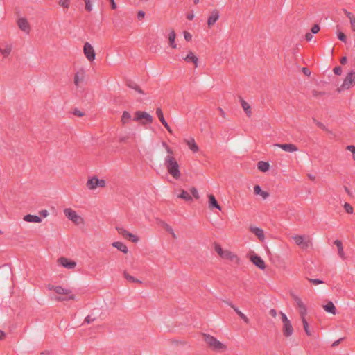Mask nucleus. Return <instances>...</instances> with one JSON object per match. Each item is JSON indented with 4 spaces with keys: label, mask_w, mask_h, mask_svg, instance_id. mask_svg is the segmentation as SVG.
Returning <instances> with one entry per match:
<instances>
[{
    "label": "nucleus",
    "mask_w": 355,
    "mask_h": 355,
    "mask_svg": "<svg viewBox=\"0 0 355 355\" xmlns=\"http://www.w3.org/2000/svg\"><path fill=\"white\" fill-rule=\"evenodd\" d=\"M145 17V12L142 10H139L138 12H137V19L139 20H141L144 18Z\"/></svg>",
    "instance_id": "obj_56"
},
{
    "label": "nucleus",
    "mask_w": 355,
    "mask_h": 355,
    "mask_svg": "<svg viewBox=\"0 0 355 355\" xmlns=\"http://www.w3.org/2000/svg\"><path fill=\"white\" fill-rule=\"evenodd\" d=\"M293 333V329L291 322L284 324L283 334L286 337L291 336Z\"/></svg>",
    "instance_id": "obj_22"
},
{
    "label": "nucleus",
    "mask_w": 355,
    "mask_h": 355,
    "mask_svg": "<svg viewBox=\"0 0 355 355\" xmlns=\"http://www.w3.org/2000/svg\"><path fill=\"white\" fill-rule=\"evenodd\" d=\"M65 216L73 223L79 224L83 221V218L77 214V213L71 208H66L64 209Z\"/></svg>",
    "instance_id": "obj_6"
},
{
    "label": "nucleus",
    "mask_w": 355,
    "mask_h": 355,
    "mask_svg": "<svg viewBox=\"0 0 355 355\" xmlns=\"http://www.w3.org/2000/svg\"><path fill=\"white\" fill-rule=\"evenodd\" d=\"M86 73L83 69H79L74 76V84L77 87H80L81 84L84 83L85 79Z\"/></svg>",
    "instance_id": "obj_9"
},
{
    "label": "nucleus",
    "mask_w": 355,
    "mask_h": 355,
    "mask_svg": "<svg viewBox=\"0 0 355 355\" xmlns=\"http://www.w3.org/2000/svg\"><path fill=\"white\" fill-rule=\"evenodd\" d=\"M204 338L205 343L209 345L210 348L216 351H223L225 349L226 347L218 340L216 338L208 334H204Z\"/></svg>",
    "instance_id": "obj_3"
},
{
    "label": "nucleus",
    "mask_w": 355,
    "mask_h": 355,
    "mask_svg": "<svg viewBox=\"0 0 355 355\" xmlns=\"http://www.w3.org/2000/svg\"><path fill=\"white\" fill-rule=\"evenodd\" d=\"M127 239L131 241L133 243H137L139 241V237L132 233H130V234H128V237H127Z\"/></svg>",
    "instance_id": "obj_40"
},
{
    "label": "nucleus",
    "mask_w": 355,
    "mask_h": 355,
    "mask_svg": "<svg viewBox=\"0 0 355 355\" xmlns=\"http://www.w3.org/2000/svg\"><path fill=\"white\" fill-rule=\"evenodd\" d=\"M355 85V71L352 70L346 76L343 84L338 89L339 92L347 90L352 87Z\"/></svg>",
    "instance_id": "obj_4"
},
{
    "label": "nucleus",
    "mask_w": 355,
    "mask_h": 355,
    "mask_svg": "<svg viewBox=\"0 0 355 355\" xmlns=\"http://www.w3.org/2000/svg\"><path fill=\"white\" fill-rule=\"evenodd\" d=\"M178 197L185 200L186 201L192 200V197L191 196V195L185 191H182V193L178 196Z\"/></svg>",
    "instance_id": "obj_39"
},
{
    "label": "nucleus",
    "mask_w": 355,
    "mask_h": 355,
    "mask_svg": "<svg viewBox=\"0 0 355 355\" xmlns=\"http://www.w3.org/2000/svg\"><path fill=\"white\" fill-rule=\"evenodd\" d=\"M254 192L256 195H260L263 199H266L269 196L268 193L262 191L259 185H255L254 187Z\"/></svg>",
    "instance_id": "obj_27"
},
{
    "label": "nucleus",
    "mask_w": 355,
    "mask_h": 355,
    "mask_svg": "<svg viewBox=\"0 0 355 355\" xmlns=\"http://www.w3.org/2000/svg\"><path fill=\"white\" fill-rule=\"evenodd\" d=\"M293 299H294L297 306L300 309V314L301 317L305 316L306 314V305L304 304L302 300L298 296L293 295Z\"/></svg>",
    "instance_id": "obj_11"
},
{
    "label": "nucleus",
    "mask_w": 355,
    "mask_h": 355,
    "mask_svg": "<svg viewBox=\"0 0 355 355\" xmlns=\"http://www.w3.org/2000/svg\"><path fill=\"white\" fill-rule=\"evenodd\" d=\"M184 59L188 62H193L196 67H198V58L193 53L190 52Z\"/></svg>",
    "instance_id": "obj_29"
},
{
    "label": "nucleus",
    "mask_w": 355,
    "mask_h": 355,
    "mask_svg": "<svg viewBox=\"0 0 355 355\" xmlns=\"http://www.w3.org/2000/svg\"><path fill=\"white\" fill-rule=\"evenodd\" d=\"M270 165L268 162L263 161H259L257 163V168L262 172H266L269 170Z\"/></svg>",
    "instance_id": "obj_31"
},
{
    "label": "nucleus",
    "mask_w": 355,
    "mask_h": 355,
    "mask_svg": "<svg viewBox=\"0 0 355 355\" xmlns=\"http://www.w3.org/2000/svg\"><path fill=\"white\" fill-rule=\"evenodd\" d=\"M130 119H131L130 114L127 111H124L122 114V118H121L122 123L124 124L127 123Z\"/></svg>",
    "instance_id": "obj_38"
},
{
    "label": "nucleus",
    "mask_w": 355,
    "mask_h": 355,
    "mask_svg": "<svg viewBox=\"0 0 355 355\" xmlns=\"http://www.w3.org/2000/svg\"><path fill=\"white\" fill-rule=\"evenodd\" d=\"M220 13L219 11L216 9H214L211 11L210 16L207 19V24L209 26H213L219 19Z\"/></svg>",
    "instance_id": "obj_13"
},
{
    "label": "nucleus",
    "mask_w": 355,
    "mask_h": 355,
    "mask_svg": "<svg viewBox=\"0 0 355 355\" xmlns=\"http://www.w3.org/2000/svg\"><path fill=\"white\" fill-rule=\"evenodd\" d=\"M96 320L94 317H92V315H87L85 319V322L87 324H90L91 322H94Z\"/></svg>",
    "instance_id": "obj_53"
},
{
    "label": "nucleus",
    "mask_w": 355,
    "mask_h": 355,
    "mask_svg": "<svg viewBox=\"0 0 355 355\" xmlns=\"http://www.w3.org/2000/svg\"><path fill=\"white\" fill-rule=\"evenodd\" d=\"M85 3V9L88 12H91L92 10V4L91 3V0H84Z\"/></svg>",
    "instance_id": "obj_43"
},
{
    "label": "nucleus",
    "mask_w": 355,
    "mask_h": 355,
    "mask_svg": "<svg viewBox=\"0 0 355 355\" xmlns=\"http://www.w3.org/2000/svg\"><path fill=\"white\" fill-rule=\"evenodd\" d=\"M128 86L130 88L133 89L134 90H135L138 93H139L141 94H144V92L140 89V87L136 83H135L133 82H129L128 83Z\"/></svg>",
    "instance_id": "obj_36"
},
{
    "label": "nucleus",
    "mask_w": 355,
    "mask_h": 355,
    "mask_svg": "<svg viewBox=\"0 0 355 355\" xmlns=\"http://www.w3.org/2000/svg\"><path fill=\"white\" fill-rule=\"evenodd\" d=\"M324 310L329 313L335 315L336 313V309L332 302H329L324 306Z\"/></svg>",
    "instance_id": "obj_28"
},
{
    "label": "nucleus",
    "mask_w": 355,
    "mask_h": 355,
    "mask_svg": "<svg viewBox=\"0 0 355 355\" xmlns=\"http://www.w3.org/2000/svg\"><path fill=\"white\" fill-rule=\"evenodd\" d=\"M301 318H302V324H303V327H304V329L306 335L311 336V331L309 330V323H308L307 320H306L305 316H303Z\"/></svg>",
    "instance_id": "obj_35"
},
{
    "label": "nucleus",
    "mask_w": 355,
    "mask_h": 355,
    "mask_svg": "<svg viewBox=\"0 0 355 355\" xmlns=\"http://www.w3.org/2000/svg\"><path fill=\"white\" fill-rule=\"evenodd\" d=\"M276 146L280 148L283 150L288 153H293L298 150L297 147L293 144H275Z\"/></svg>",
    "instance_id": "obj_14"
},
{
    "label": "nucleus",
    "mask_w": 355,
    "mask_h": 355,
    "mask_svg": "<svg viewBox=\"0 0 355 355\" xmlns=\"http://www.w3.org/2000/svg\"><path fill=\"white\" fill-rule=\"evenodd\" d=\"M49 290H53L57 294L63 295L55 297L57 301H69L75 299V295L72 294L71 291L69 288H65L60 286H49Z\"/></svg>",
    "instance_id": "obj_2"
},
{
    "label": "nucleus",
    "mask_w": 355,
    "mask_h": 355,
    "mask_svg": "<svg viewBox=\"0 0 355 355\" xmlns=\"http://www.w3.org/2000/svg\"><path fill=\"white\" fill-rule=\"evenodd\" d=\"M164 227H165L166 231L168 232V233H170L173 236V237L176 238V235H175L173 228L169 225L165 224Z\"/></svg>",
    "instance_id": "obj_41"
},
{
    "label": "nucleus",
    "mask_w": 355,
    "mask_h": 355,
    "mask_svg": "<svg viewBox=\"0 0 355 355\" xmlns=\"http://www.w3.org/2000/svg\"><path fill=\"white\" fill-rule=\"evenodd\" d=\"M309 281L315 285L324 283L322 280L319 279H309Z\"/></svg>",
    "instance_id": "obj_52"
},
{
    "label": "nucleus",
    "mask_w": 355,
    "mask_h": 355,
    "mask_svg": "<svg viewBox=\"0 0 355 355\" xmlns=\"http://www.w3.org/2000/svg\"><path fill=\"white\" fill-rule=\"evenodd\" d=\"M125 278L130 282L132 283H141V281L139 279L134 277L133 276L130 275L128 273H127L125 271L123 272Z\"/></svg>",
    "instance_id": "obj_34"
},
{
    "label": "nucleus",
    "mask_w": 355,
    "mask_h": 355,
    "mask_svg": "<svg viewBox=\"0 0 355 355\" xmlns=\"http://www.w3.org/2000/svg\"><path fill=\"white\" fill-rule=\"evenodd\" d=\"M313 121L315 123L316 125L318 127H319L320 128H321L322 130H325V131H329L327 128L320 121H318L317 120H315L314 118L313 119Z\"/></svg>",
    "instance_id": "obj_42"
},
{
    "label": "nucleus",
    "mask_w": 355,
    "mask_h": 355,
    "mask_svg": "<svg viewBox=\"0 0 355 355\" xmlns=\"http://www.w3.org/2000/svg\"><path fill=\"white\" fill-rule=\"evenodd\" d=\"M19 28L26 33H29L30 26L28 21L25 18H19L17 21Z\"/></svg>",
    "instance_id": "obj_15"
},
{
    "label": "nucleus",
    "mask_w": 355,
    "mask_h": 355,
    "mask_svg": "<svg viewBox=\"0 0 355 355\" xmlns=\"http://www.w3.org/2000/svg\"><path fill=\"white\" fill-rule=\"evenodd\" d=\"M344 209L348 214H352L353 212V207L347 202L345 203Z\"/></svg>",
    "instance_id": "obj_45"
},
{
    "label": "nucleus",
    "mask_w": 355,
    "mask_h": 355,
    "mask_svg": "<svg viewBox=\"0 0 355 355\" xmlns=\"http://www.w3.org/2000/svg\"><path fill=\"white\" fill-rule=\"evenodd\" d=\"M220 257L223 259L230 260L232 261L234 260H236V261H239V259L236 257V255H235L234 254H233L232 252H230L229 250H223L222 254Z\"/></svg>",
    "instance_id": "obj_18"
},
{
    "label": "nucleus",
    "mask_w": 355,
    "mask_h": 355,
    "mask_svg": "<svg viewBox=\"0 0 355 355\" xmlns=\"http://www.w3.org/2000/svg\"><path fill=\"white\" fill-rule=\"evenodd\" d=\"M343 339H344V338H340V339L336 340V341H334V342L332 343L331 346H332V347H336L337 345H338L341 343V341H342Z\"/></svg>",
    "instance_id": "obj_60"
},
{
    "label": "nucleus",
    "mask_w": 355,
    "mask_h": 355,
    "mask_svg": "<svg viewBox=\"0 0 355 355\" xmlns=\"http://www.w3.org/2000/svg\"><path fill=\"white\" fill-rule=\"evenodd\" d=\"M334 72L336 75H341L342 73V68L339 66L338 67H336L334 69Z\"/></svg>",
    "instance_id": "obj_54"
},
{
    "label": "nucleus",
    "mask_w": 355,
    "mask_h": 355,
    "mask_svg": "<svg viewBox=\"0 0 355 355\" xmlns=\"http://www.w3.org/2000/svg\"><path fill=\"white\" fill-rule=\"evenodd\" d=\"M295 244L302 249H307L311 245V239L306 235H295L293 237Z\"/></svg>",
    "instance_id": "obj_5"
},
{
    "label": "nucleus",
    "mask_w": 355,
    "mask_h": 355,
    "mask_svg": "<svg viewBox=\"0 0 355 355\" xmlns=\"http://www.w3.org/2000/svg\"><path fill=\"white\" fill-rule=\"evenodd\" d=\"M164 164L168 173L175 180H178L181 175L180 166L173 155H167L164 158Z\"/></svg>",
    "instance_id": "obj_1"
},
{
    "label": "nucleus",
    "mask_w": 355,
    "mask_h": 355,
    "mask_svg": "<svg viewBox=\"0 0 355 355\" xmlns=\"http://www.w3.org/2000/svg\"><path fill=\"white\" fill-rule=\"evenodd\" d=\"M334 244L336 245L338 248V252L339 256L342 258H344V252L342 242L340 240H336L334 241Z\"/></svg>",
    "instance_id": "obj_33"
},
{
    "label": "nucleus",
    "mask_w": 355,
    "mask_h": 355,
    "mask_svg": "<svg viewBox=\"0 0 355 355\" xmlns=\"http://www.w3.org/2000/svg\"><path fill=\"white\" fill-rule=\"evenodd\" d=\"M70 0H59V4L60 6L67 8L69 6Z\"/></svg>",
    "instance_id": "obj_44"
},
{
    "label": "nucleus",
    "mask_w": 355,
    "mask_h": 355,
    "mask_svg": "<svg viewBox=\"0 0 355 355\" xmlns=\"http://www.w3.org/2000/svg\"><path fill=\"white\" fill-rule=\"evenodd\" d=\"M191 193L195 198H196V199L199 198V193H198L197 189H196L195 187H193L191 189Z\"/></svg>",
    "instance_id": "obj_49"
},
{
    "label": "nucleus",
    "mask_w": 355,
    "mask_h": 355,
    "mask_svg": "<svg viewBox=\"0 0 355 355\" xmlns=\"http://www.w3.org/2000/svg\"><path fill=\"white\" fill-rule=\"evenodd\" d=\"M346 148L352 153L353 159L355 160V146L349 145Z\"/></svg>",
    "instance_id": "obj_46"
},
{
    "label": "nucleus",
    "mask_w": 355,
    "mask_h": 355,
    "mask_svg": "<svg viewBox=\"0 0 355 355\" xmlns=\"http://www.w3.org/2000/svg\"><path fill=\"white\" fill-rule=\"evenodd\" d=\"M234 311L235 312L240 316V318L245 322L249 323V320L246 317L245 314H243L241 311L239 310L237 307H236L234 305H233L232 303L228 304Z\"/></svg>",
    "instance_id": "obj_30"
},
{
    "label": "nucleus",
    "mask_w": 355,
    "mask_h": 355,
    "mask_svg": "<svg viewBox=\"0 0 355 355\" xmlns=\"http://www.w3.org/2000/svg\"><path fill=\"white\" fill-rule=\"evenodd\" d=\"M241 106H242L243 110L245 111V112L246 113V114L248 116H250V115L252 114L250 105L243 99H241Z\"/></svg>",
    "instance_id": "obj_32"
},
{
    "label": "nucleus",
    "mask_w": 355,
    "mask_h": 355,
    "mask_svg": "<svg viewBox=\"0 0 355 355\" xmlns=\"http://www.w3.org/2000/svg\"><path fill=\"white\" fill-rule=\"evenodd\" d=\"M98 178L96 177H92L87 180L86 186L89 190H94L98 187Z\"/></svg>",
    "instance_id": "obj_19"
},
{
    "label": "nucleus",
    "mask_w": 355,
    "mask_h": 355,
    "mask_svg": "<svg viewBox=\"0 0 355 355\" xmlns=\"http://www.w3.org/2000/svg\"><path fill=\"white\" fill-rule=\"evenodd\" d=\"M215 250L216 252H217V253L220 256L223 252V250L222 249V248L218 245V244H216L215 245Z\"/></svg>",
    "instance_id": "obj_55"
},
{
    "label": "nucleus",
    "mask_w": 355,
    "mask_h": 355,
    "mask_svg": "<svg viewBox=\"0 0 355 355\" xmlns=\"http://www.w3.org/2000/svg\"><path fill=\"white\" fill-rule=\"evenodd\" d=\"M58 263L67 269H73L76 266V262L66 257H60L58 259Z\"/></svg>",
    "instance_id": "obj_10"
},
{
    "label": "nucleus",
    "mask_w": 355,
    "mask_h": 355,
    "mask_svg": "<svg viewBox=\"0 0 355 355\" xmlns=\"http://www.w3.org/2000/svg\"><path fill=\"white\" fill-rule=\"evenodd\" d=\"M116 230L118 233L123 236L125 239H127L128 237V234H130V232H128L125 229L121 227H117Z\"/></svg>",
    "instance_id": "obj_37"
},
{
    "label": "nucleus",
    "mask_w": 355,
    "mask_h": 355,
    "mask_svg": "<svg viewBox=\"0 0 355 355\" xmlns=\"http://www.w3.org/2000/svg\"><path fill=\"white\" fill-rule=\"evenodd\" d=\"M141 119H145L146 123H150L153 122V116L148 113L146 112L137 111L133 120L139 121Z\"/></svg>",
    "instance_id": "obj_8"
},
{
    "label": "nucleus",
    "mask_w": 355,
    "mask_h": 355,
    "mask_svg": "<svg viewBox=\"0 0 355 355\" xmlns=\"http://www.w3.org/2000/svg\"><path fill=\"white\" fill-rule=\"evenodd\" d=\"M250 231L254 234L260 241H263L265 239L263 230L261 228L257 227H250Z\"/></svg>",
    "instance_id": "obj_20"
},
{
    "label": "nucleus",
    "mask_w": 355,
    "mask_h": 355,
    "mask_svg": "<svg viewBox=\"0 0 355 355\" xmlns=\"http://www.w3.org/2000/svg\"><path fill=\"white\" fill-rule=\"evenodd\" d=\"M73 114H74V115L78 116H83L84 115L83 112L78 109L74 110Z\"/></svg>",
    "instance_id": "obj_59"
},
{
    "label": "nucleus",
    "mask_w": 355,
    "mask_h": 355,
    "mask_svg": "<svg viewBox=\"0 0 355 355\" xmlns=\"http://www.w3.org/2000/svg\"><path fill=\"white\" fill-rule=\"evenodd\" d=\"M250 260L253 263V264L258 267L259 269L264 270L266 268L265 262L261 259V257L256 254L252 255L250 257Z\"/></svg>",
    "instance_id": "obj_12"
},
{
    "label": "nucleus",
    "mask_w": 355,
    "mask_h": 355,
    "mask_svg": "<svg viewBox=\"0 0 355 355\" xmlns=\"http://www.w3.org/2000/svg\"><path fill=\"white\" fill-rule=\"evenodd\" d=\"M184 39L187 42L190 41L191 40V38H192L191 35L189 33L186 32V31L184 32Z\"/></svg>",
    "instance_id": "obj_58"
},
{
    "label": "nucleus",
    "mask_w": 355,
    "mask_h": 355,
    "mask_svg": "<svg viewBox=\"0 0 355 355\" xmlns=\"http://www.w3.org/2000/svg\"><path fill=\"white\" fill-rule=\"evenodd\" d=\"M343 12L345 14L346 17L349 19V21L355 19V17L353 15V14H352L351 12H348L346 9H343Z\"/></svg>",
    "instance_id": "obj_50"
},
{
    "label": "nucleus",
    "mask_w": 355,
    "mask_h": 355,
    "mask_svg": "<svg viewBox=\"0 0 355 355\" xmlns=\"http://www.w3.org/2000/svg\"><path fill=\"white\" fill-rule=\"evenodd\" d=\"M302 71L303 73L306 75V76H310L311 75V71H309V69L308 68H306V67H304L302 69Z\"/></svg>",
    "instance_id": "obj_63"
},
{
    "label": "nucleus",
    "mask_w": 355,
    "mask_h": 355,
    "mask_svg": "<svg viewBox=\"0 0 355 355\" xmlns=\"http://www.w3.org/2000/svg\"><path fill=\"white\" fill-rule=\"evenodd\" d=\"M313 38V35L312 33H307L306 35H305V39L308 41V42H310Z\"/></svg>",
    "instance_id": "obj_61"
},
{
    "label": "nucleus",
    "mask_w": 355,
    "mask_h": 355,
    "mask_svg": "<svg viewBox=\"0 0 355 355\" xmlns=\"http://www.w3.org/2000/svg\"><path fill=\"white\" fill-rule=\"evenodd\" d=\"M156 114H157V117L159 118L160 122L162 123V125L167 129V130L169 132H171V130L168 123L165 120V119L164 117L163 112L160 107L157 108Z\"/></svg>",
    "instance_id": "obj_17"
},
{
    "label": "nucleus",
    "mask_w": 355,
    "mask_h": 355,
    "mask_svg": "<svg viewBox=\"0 0 355 355\" xmlns=\"http://www.w3.org/2000/svg\"><path fill=\"white\" fill-rule=\"evenodd\" d=\"M349 21H350V24H351L352 31L355 32V19H354Z\"/></svg>",
    "instance_id": "obj_64"
},
{
    "label": "nucleus",
    "mask_w": 355,
    "mask_h": 355,
    "mask_svg": "<svg viewBox=\"0 0 355 355\" xmlns=\"http://www.w3.org/2000/svg\"><path fill=\"white\" fill-rule=\"evenodd\" d=\"M184 142L193 153H197L199 150L198 146L196 144L193 137L184 139Z\"/></svg>",
    "instance_id": "obj_16"
},
{
    "label": "nucleus",
    "mask_w": 355,
    "mask_h": 355,
    "mask_svg": "<svg viewBox=\"0 0 355 355\" xmlns=\"http://www.w3.org/2000/svg\"><path fill=\"white\" fill-rule=\"evenodd\" d=\"M162 146L165 148L167 153H168V155H173V152L172 149L166 144V142H162Z\"/></svg>",
    "instance_id": "obj_47"
},
{
    "label": "nucleus",
    "mask_w": 355,
    "mask_h": 355,
    "mask_svg": "<svg viewBox=\"0 0 355 355\" xmlns=\"http://www.w3.org/2000/svg\"><path fill=\"white\" fill-rule=\"evenodd\" d=\"M209 207L210 209L216 208L218 210H221V207L218 205L216 198L214 195L209 194Z\"/></svg>",
    "instance_id": "obj_21"
},
{
    "label": "nucleus",
    "mask_w": 355,
    "mask_h": 355,
    "mask_svg": "<svg viewBox=\"0 0 355 355\" xmlns=\"http://www.w3.org/2000/svg\"><path fill=\"white\" fill-rule=\"evenodd\" d=\"M319 31L320 27L318 25L315 24L311 28V33L316 34L317 33H318Z\"/></svg>",
    "instance_id": "obj_57"
},
{
    "label": "nucleus",
    "mask_w": 355,
    "mask_h": 355,
    "mask_svg": "<svg viewBox=\"0 0 355 355\" xmlns=\"http://www.w3.org/2000/svg\"><path fill=\"white\" fill-rule=\"evenodd\" d=\"M282 321L284 324L288 323L290 322V320L288 319L286 315L283 312H280Z\"/></svg>",
    "instance_id": "obj_51"
},
{
    "label": "nucleus",
    "mask_w": 355,
    "mask_h": 355,
    "mask_svg": "<svg viewBox=\"0 0 355 355\" xmlns=\"http://www.w3.org/2000/svg\"><path fill=\"white\" fill-rule=\"evenodd\" d=\"M12 50V46L10 44H6L3 49L0 48V53H1L4 58H7Z\"/></svg>",
    "instance_id": "obj_25"
},
{
    "label": "nucleus",
    "mask_w": 355,
    "mask_h": 355,
    "mask_svg": "<svg viewBox=\"0 0 355 355\" xmlns=\"http://www.w3.org/2000/svg\"><path fill=\"white\" fill-rule=\"evenodd\" d=\"M112 245L125 254L128 252L127 246L122 242L115 241L112 243Z\"/></svg>",
    "instance_id": "obj_23"
},
{
    "label": "nucleus",
    "mask_w": 355,
    "mask_h": 355,
    "mask_svg": "<svg viewBox=\"0 0 355 355\" xmlns=\"http://www.w3.org/2000/svg\"><path fill=\"white\" fill-rule=\"evenodd\" d=\"M24 220L28 223H40L42 221V218L40 216L27 214L24 217Z\"/></svg>",
    "instance_id": "obj_24"
},
{
    "label": "nucleus",
    "mask_w": 355,
    "mask_h": 355,
    "mask_svg": "<svg viewBox=\"0 0 355 355\" xmlns=\"http://www.w3.org/2000/svg\"><path fill=\"white\" fill-rule=\"evenodd\" d=\"M338 38L340 41H342V42H345V43H346V42H347L346 36H345V35L343 33H342V32H339V33H338Z\"/></svg>",
    "instance_id": "obj_48"
},
{
    "label": "nucleus",
    "mask_w": 355,
    "mask_h": 355,
    "mask_svg": "<svg viewBox=\"0 0 355 355\" xmlns=\"http://www.w3.org/2000/svg\"><path fill=\"white\" fill-rule=\"evenodd\" d=\"M98 187H105V181L104 180H99L98 179Z\"/></svg>",
    "instance_id": "obj_62"
},
{
    "label": "nucleus",
    "mask_w": 355,
    "mask_h": 355,
    "mask_svg": "<svg viewBox=\"0 0 355 355\" xmlns=\"http://www.w3.org/2000/svg\"><path fill=\"white\" fill-rule=\"evenodd\" d=\"M83 51L88 60L93 61L95 59L96 53L93 46L89 42L85 43Z\"/></svg>",
    "instance_id": "obj_7"
},
{
    "label": "nucleus",
    "mask_w": 355,
    "mask_h": 355,
    "mask_svg": "<svg viewBox=\"0 0 355 355\" xmlns=\"http://www.w3.org/2000/svg\"><path fill=\"white\" fill-rule=\"evenodd\" d=\"M176 34L174 31H171L168 34V42L169 45L173 49L177 48V44L175 42Z\"/></svg>",
    "instance_id": "obj_26"
}]
</instances>
